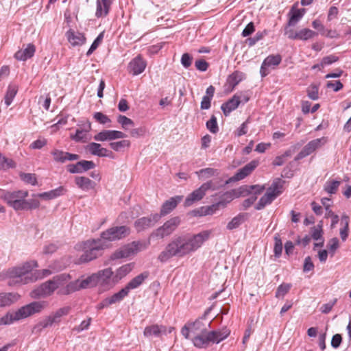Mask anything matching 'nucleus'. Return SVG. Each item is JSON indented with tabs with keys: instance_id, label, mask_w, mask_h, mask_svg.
<instances>
[{
	"instance_id": "1",
	"label": "nucleus",
	"mask_w": 351,
	"mask_h": 351,
	"mask_svg": "<svg viewBox=\"0 0 351 351\" xmlns=\"http://www.w3.org/2000/svg\"><path fill=\"white\" fill-rule=\"evenodd\" d=\"M210 230H204L198 234H183L174 237L165 249L158 255V259L165 263L173 256L183 257L196 251L210 236Z\"/></svg>"
},
{
	"instance_id": "2",
	"label": "nucleus",
	"mask_w": 351,
	"mask_h": 351,
	"mask_svg": "<svg viewBox=\"0 0 351 351\" xmlns=\"http://www.w3.org/2000/svg\"><path fill=\"white\" fill-rule=\"evenodd\" d=\"M36 261L26 262L22 265L10 268L6 271V277L8 279L9 286L26 285L35 282L38 278L47 276L51 274L49 269H43L42 276H36L32 273L34 267H37Z\"/></svg>"
},
{
	"instance_id": "3",
	"label": "nucleus",
	"mask_w": 351,
	"mask_h": 351,
	"mask_svg": "<svg viewBox=\"0 0 351 351\" xmlns=\"http://www.w3.org/2000/svg\"><path fill=\"white\" fill-rule=\"evenodd\" d=\"M46 302H32L25 305L14 313H7L0 318V325H10L14 322L27 318L35 313H40L45 306Z\"/></svg>"
},
{
	"instance_id": "4",
	"label": "nucleus",
	"mask_w": 351,
	"mask_h": 351,
	"mask_svg": "<svg viewBox=\"0 0 351 351\" xmlns=\"http://www.w3.org/2000/svg\"><path fill=\"white\" fill-rule=\"evenodd\" d=\"M108 247L103 239H90L83 243V254L75 261L76 264L88 263L101 255L102 251Z\"/></svg>"
},
{
	"instance_id": "5",
	"label": "nucleus",
	"mask_w": 351,
	"mask_h": 351,
	"mask_svg": "<svg viewBox=\"0 0 351 351\" xmlns=\"http://www.w3.org/2000/svg\"><path fill=\"white\" fill-rule=\"evenodd\" d=\"M29 195L28 191L16 190V191H2L1 198L14 210H23L26 198Z\"/></svg>"
},
{
	"instance_id": "6",
	"label": "nucleus",
	"mask_w": 351,
	"mask_h": 351,
	"mask_svg": "<svg viewBox=\"0 0 351 351\" xmlns=\"http://www.w3.org/2000/svg\"><path fill=\"white\" fill-rule=\"evenodd\" d=\"M97 278L94 273L85 279H77L70 282L65 287L60 290V293L62 295H69L82 289L95 287L98 285L97 282Z\"/></svg>"
},
{
	"instance_id": "7",
	"label": "nucleus",
	"mask_w": 351,
	"mask_h": 351,
	"mask_svg": "<svg viewBox=\"0 0 351 351\" xmlns=\"http://www.w3.org/2000/svg\"><path fill=\"white\" fill-rule=\"evenodd\" d=\"M181 220L179 217H174L163 223L162 226L154 230L149 235L151 239H163L165 237L170 236L179 226Z\"/></svg>"
},
{
	"instance_id": "8",
	"label": "nucleus",
	"mask_w": 351,
	"mask_h": 351,
	"mask_svg": "<svg viewBox=\"0 0 351 351\" xmlns=\"http://www.w3.org/2000/svg\"><path fill=\"white\" fill-rule=\"evenodd\" d=\"M130 234V228L125 226L110 228L101 233L99 239L103 241L108 245V242L121 239Z\"/></svg>"
},
{
	"instance_id": "9",
	"label": "nucleus",
	"mask_w": 351,
	"mask_h": 351,
	"mask_svg": "<svg viewBox=\"0 0 351 351\" xmlns=\"http://www.w3.org/2000/svg\"><path fill=\"white\" fill-rule=\"evenodd\" d=\"M217 187L213 181H208L202 184L198 189L191 193L185 199L184 206L189 207L194 203L200 201L206 195L209 189L215 190Z\"/></svg>"
},
{
	"instance_id": "10",
	"label": "nucleus",
	"mask_w": 351,
	"mask_h": 351,
	"mask_svg": "<svg viewBox=\"0 0 351 351\" xmlns=\"http://www.w3.org/2000/svg\"><path fill=\"white\" fill-rule=\"evenodd\" d=\"M265 189L263 186L260 185H250L244 186L240 188L241 195H250V197L245 199L242 204L244 209H247L250 207L257 199V195L261 194Z\"/></svg>"
},
{
	"instance_id": "11",
	"label": "nucleus",
	"mask_w": 351,
	"mask_h": 351,
	"mask_svg": "<svg viewBox=\"0 0 351 351\" xmlns=\"http://www.w3.org/2000/svg\"><path fill=\"white\" fill-rule=\"evenodd\" d=\"M327 142L326 137L316 138L309 141L301 150V152L295 157V160L298 161L304 157L311 154L317 149L321 147Z\"/></svg>"
},
{
	"instance_id": "12",
	"label": "nucleus",
	"mask_w": 351,
	"mask_h": 351,
	"mask_svg": "<svg viewBox=\"0 0 351 351\" xmlns=\"http://www.w3.org/2000/svg\"><path fill=\"white\" fill-rule=\"evenodd\" d=\"M98 278L97 279V284L104 288L108 289L111 288L116 283L113 282V271L111 268H106L99 270L95 273Z\"/></svg>"
},
{
	"instance_id": "13",
	"label": "nucleus",
	"mask_w": 351,
	"mask_h": 351,
	"mask_svg": "<svg viewBox=\"0 0 351 351\" xmlns=\"http://www.w3.org/2000/svg\"><path fill=\"white\" fill-rule=\"evenodd\" d=\"M160 219V215L158 213L150 215L147 217H143L138 219L134 222V227L137 232L143 231L154 226Z\"/></svg>"
},
{
	"instance_id": "14",
	"label": "nucleus",
	"mask_w": 351,
	"mask_h": 351,
	"mask_svg": "<svg viewBox=\"0 0 351 351\" xmlns=\"http://www.w3.org/2000/svg\"><path fill=\"white\" fill-rule=\"evenodd\" d=\"M282 61V57L279 54L276 55H269L268 56L263 62L261 69L260 73L261 75L264 77L267 76L270 71L269 68L274 69L276 66H278Z\"/></svg>"
},
{
	"instance_id": "15",
	"label": "nucleus",
	"mask_w": 351,
	"mask_h": 351,
	"mask_svg": "<svg viewBox=\"0 0 351 351\" xmlns=\"http://www.w3.org/2000/svg\"><path fill=\"white\" fill-rule=\"evenodd\" d=\"M56 289L51 280H49L33 290L31 296L34 298H45L51 295Z\"/></svg>"
},
{
	"instance_id": "16",
	"label": "nucleus",
	"mask_w": 351,
	"mask_h": 351,
	"mask_svg": "<svg viewBox=\"0 0 351 351\" xmlns=\"http://www.w3.org/2000/svg\"><path fill=\"white\" fill-rule=\"evenodd\" d=\"M95 167V164L90 160H80L75 164L68 165L67 171L71 173H82Z\"/></svg>"
},
{
	"instance_id": "17",
	"label": "nucleus",
	"mask_w": 351,
	"mask_h": 351,
	"mask_svg": "<svg viewBox=\"0 0 351 351\" xmlns=\"http://www.w3.org/2000/svg\"><path fill=\"white\" fill-rule=\"evenodd\" d=\"M285 181L280 178H276L274 180L271 185L267 189L265 195L272 202L282 193Z\"/></svg>"
},
{
	"instance_id": "18",
	"label": "nucleus",
	"mask_w": 351,
	"mask_h": 351,
	"mask_svg": "<svg viewBox=\"0 0 351 351\" xmlns=\"http://www.w3.org/2000/svg\"><path fill=\"white\" fill-rule=\"evenodd\" d=\"M146 66V62L141 56H138L129 63L128 70L133 75H137L145 71Z\"/></svg>"
},
{
	"instance_id": "19",
	"label": "nucleus",
	"mask_w": 351,
	"mask_h": 351,
	"mask_svg": "<svg viewBox=\"0 0 351 351\" xmlns=\"http://www.w3.org/2000/svg\"><path fill=\"white\" fill-rule=\"evenodd\" d=\"M182 196L177 195L172 197L168 200L165 201L161 206L160 212L158 215H160V218L170 213L181 202Z\"/></svg>"
},
{
	"instance_id": "20",
	"label": "nucleus",
	"mask_w": 351,
	"mask_h": 351,
	"mask_svg": "<svg viewBox=\"0 0 351 351\" xmlns=\"http://www.w3.org/2000/svg\"><path fill=\"white\" fill-rule=\"evenodd\" d=\"M258 161L254 160L239 169L232 178L234 180H241L249 176L258 165Z\"/></svg>"
},
{
	"instance_id": "21",
	"label": "nucleus",
	"mask_w": 351,
	"mask_h": 351,
	"mask_svg": "<svg viewBox=\"0 0 351 351\" xmlns=\"http://www.w3.org/2000/svg\"><path fill=\"white\" fill-rule=\"evenodd\" d=\"M241 97H239L238 95H234L228 101L223 103L221 106V109L224 115L228 116L232 111L237 109L241 103Z\"/></svg>"
},
{
	"instance_id": "22",
	"label": "nucleus",
	"mask_w": 351,
	"mask_h": 351,
	"mask_svg": "<svg viewBox=\"0 0 351 351\" xmlns=\"http://www.w3.org/2000/svg\"><path fill=\"white\" fill-rule=\"evenodd\" d=\"M66 34L68 41L73 47L81 46L86 42L84 35L79 32L69 29Z\"/></svg>"
},
{
	"instance_id": "23",
	"label": "nucleus",
	"mask_w": 351,
	"mask_h": 351,
	"mask_svg": "<svg viewBox=\"0 0 351 351\" xmlns=\"http://www.w3.org/2000/svg\"><path fill=\"white\" fill-rule=\"evenodd\" d=\"M111 4V0H97L95 16L97 18L106 16L109 13Z\"/></svg>"
},
{
	"instance_id": "24",
	"label": "nucleus",
	"mask_w": 351,
	"mask_h": 351,
	"mask_svg": "<svg viewBox=\"0 0 351 351\" xmlns=\"http://www.w3.org/2000/svg\"><path fill=\"white\" fill-rule=\"evenodd\" d=\"M149 273L147 271H145L143 273L140 274L136 276L134 278H132L123 289L126 291L128 293L130 291V290L135 289L139 287L143 282L148 278Z\"/></svg>"
},
{
	"instance_id": "25",
	"label": "nucleus",
	"mask_w": 351,
	"mask_h": 351,
	"mask_svg": "<svg viewBox=\"0 0 351 351\" xmlns=\"http://www.w3.org/2000/svg\"><path fill=\"white\" fill-rule=\"evenodd\" d=\"M36 51L35 46L30 43L28 44L24 49H20L16 52L14 57L20 61H25L28 58H32Z\"/></svg>"
},
{
	"instance_id": "26",
	"label": "nucleus",
	"mask_w": 351,
	"mask_h": 351,
	"mask_svg": "<svg viewBox=\"0 0 351 351\" xmlns=\"http://www.w3.org/2000/svg\"><path fill=\"white\" fill-rule=\"evenodd\" d=\"M137 250L138 244L135 242H133L131 244L123 247L119 251L116 252L114 254V256L116 258H126L136 254Z\"/></svg>"
},
{
	"instance_id": "27",
	"label": "nucleus",
	"mask_w": 351,
	"mask_h": 351,
	"mask_svg": "<svg viewBox=\"0 0 351 351\" xmlns=\"http://www.w3.org/2000/svg\"><path fill=\"white\" fill-rule=\"evenodd\" d=\"M20 295L16 293H1L0 308L12 305L20 298Z\"/></svg>"
},
{
	"instance_id": "28",
	"label": "nucleus",
	"mask_w": 351,
	"mask_h": 351,
	"mask_svg": "<svg viewBox=\"0 0 351 351\" xmlns=\"http://www.w3.org/2000/svg\"><path fill=\"white\" fill-rule=\"evenodd\" d=\"M90 123H88L77 128L75 135H71V138L76 142H86L87 141V134L90 130Z\"/></svg>"
},
{
	"instance_id": "29",
	"label": "nucleus",
	"mask_w": 351,
	"mask_h": 351,
	"mask_svg": "<svg viewBox=\"0 0 351 351\" xmlns=\"http://www.w3.org/2000/svg\"><path fill=\"white\" fill-rule=\"evenodd\" d=\"M230 332V330L225 328L221 330L209 332L208 334L210 338L209 340L212 343H219L220 341L227 338Z\"/></svg>"
},
{
	"instance_id": "30",
	"label": "nucleus",
	"mask_w": 351,
	"mask_h": 351,
	"mask_svg": "<svg viewBox=\"0 0 351 351\" xmlns=\"http://www.w3.org/2000/svg\"><path fill=\"white\" fill-rule=\"evenodd\" d=\"M66 189L63 186H59L57 189L51 190L48 192L33 194L32 197H38L45 199H52L63 195Z\"/></svg>"
},
{
	"instance_id": "31",
	"label": "nucleus",
	"mask_w": 351,
	"mask_h": 351,
	"mask_svg": "<svg viewBox=\"0 0 351 351\" xmlns=\"http://www.w3.org/2000/svg\"><path fill=\"white\" fill-rule=\"evenodd\" d=\"M76 185L83 191H88L95 188V183L85 176H77L75 178Z\"/></svg>"
},
{
	"instance_id": "32",
	"label": "nucleus",
	"mask_w": 351,
	"mask_h": 351,
	"mask_svg": "<svg viewBox=\"0 0 351 351\" xmlns=\"http://www.w3.org/2000/svg\"><path fill=\"white\" fill-rule=\"evenodd\" d=\"M134 268L133 263L125 264L117 269L115 275L113 276V282L117 283L121 279L127 276Z\"/></svg>"
},
{
	"instance_id": "33",
	"label": "nucleus",
	"mask_w": 351,
	"mask_h": 351,
	"mask_svg": "<svg viewBox=\"0 0 351 351\" xmlns=\"http://www.w3.org/2000/svg\"><path fill=\"white\" fill-rule=\"evenodd\" d=\"M209 339L208 334L206 331V332L195 335L192 340L195 347L203 348H206L209 343L211 342Z\"/></svg>"
},
{
	"instance_id": "34",
	"label": "nucleus",
	"mask_w": 351,
	"mask_h": 351,
	"mask_svg": "<svg viewBox=\"0 0 351 351\" xmlns=\"http://www.w3.org/2000/svg\"><path fill=\"white\" fill-rule=\"evenodd\" d=\"M128 293L123 288L119 292L113 294L111 297L107 298L103 300V306H110L121 301Z\"/></svg>"
},
{
	"instance_id": "35",
	"label": "nucleus",
	"mask_w": 351,
	"mask_h": 351,
	"mask_svg": "<svg viewBox=\"0 0 351 351\" xmlns=\"http://www.w3.org/2000/svg\"><path fill=\"white\" fill-rule=\"evenodd\" d=\"M87 150L94 156L104 157L106 155V148H104L99 143H90L86 147Z\"/></svg>"
},
{
	"instance_id": "36",
	"label": "nucleus",
	"mask_w": 351,
	"mask_h": 351,
	"mask_svg": "<svg viewBox=\"0 0 351 351\" xmlns=\"http://www.w3.org/2000/svg\"><path fill=\"white\" fill-rule=\"evenodd\" d=\"M188 324L191 328V332L193 335L202 334L207 331L205 325L199 319H196L193 322H189Z\"/></svg>"
},
{
	"instance_id": "37",
	"label": "nucleus",
	"mask_w": 351,
	"mask_h": 351,
	"mask_svg": "<svg viewBox=\"0 0 351 351\" xmlns=\"http://www.w3.org/2000/svg\"><path fill=\"white\" fill-rule=\"evenodd\" d=\"M245 77V73L239 71H236L228 76L227 82L229 86H231L233 89Z\"/></svg>"
},
{
	"instance_id": "38",
	"label": "nucleus",
	"mask_w": 351,
	"mask_h": 351,
	"mask_svg": "<svg viewBox=\"0 0 351 351\" xmlns=\"http://www.w3.org/2000/svg\"><path fill=\"white\" fill-rule=\"evenodd\" d=\"M246 215L245 213H239L227 224L226 228L232 230L239 228L245 221Z\"/></svg>"
},
{
	"instance_id": "39",
	"label": "nucleus",
	"mask_w": 351,
	"mask_h": 351,
	"mask_svg": "<svg viewBox=\"0 0 351 351\" xmlns=\"http://www.w3.org/2000/svg\"><path fill=\"white\" fill-rule=\"evenodd\" d=\"M305 12L304 9H297L292 10L290 13V17L288 21L289 26H295L299 21L302 18Z\"/></svg>"
},
{
	"instance_id": "40",
	"label": "nucleus",
	"mask_w": 351,
	"mask_h": 351,
	"mask_svg": "<svg viewBox=\"0 0 351 351\" xmlns=\"http://www.w3.org/2000/svg\"><path fill=\"white\" fill-rule=\"evenodd\" d=\"M54 324L51 316H48L39 322L32 329L33 333H40L44 328H46Z\"/></svg>"
},
{
	"instance_id": "41",
	"label": "nucleus",
	"mask_w": 351,
	"mask_h": 351,
	"mask_svg": "<svg viewBox=\"0 0 351 351\" xmlns=\"http://www.w3.org/2000/svg\"><path fill=\"white\" fill-rule=\"evenodd\" d=\"M97 141L115 140L114 130H103L94 136Z\"/></svg>"
},
{
	"instance_id": "42",
	"label": "nucleus",
	"mask_w": 351,
	"mask_h": 351,
	"mask_svg": "<svg viewBox=\"0 0 351 351\" xmlns=\"http://www.w3.org/2000/svg\"><path fill=\"white\" fill-rule=\"evenodd\" d=\"M18 91V87L17 86L14 84H10L8 88V90L6 92V94L5 95V104L6 106H9L12 101L14 97L16 96Z\"/></svg>"
},
{
	"instance_id": "43",
	"label": "nucleus",
	"mask_w": 351,
	"mask_h": 351,
	"mask_svg": "<svg viewBox=\"0 0 351 351\" xmlns=\"http://www.w3.org/2000/svg\"><path fill=\"white\" fill-rule=\"evenodd\" d=\"M317 33L308 28H304L298 32L297 40H307L317 36Z\"/></svg>"
},
{
	"instance_id": "44",
	"label": "nucleus",
	"mask_w": 351,
	"mask_h": 351,
	"mask_svg": "<svg viewBox=\"0 0 351 351\" xmlns=\"http://www.w3.org/2000/svg\"><path fill=\"white\" fill-rule=\"evenodd\" d=\"M71 311V307L64 306L59 308L55 313L50 315L51 319H53L54 323H59L61 320V317L66 315L69 313Z\"/></svg>"
},
{
	"instance_id": "45",
	"label": "nucleus",
	"mask_w": 351,
	"mask_h": 351,
	"mask_svg": "<svg viewBox=\"0 0 351 351\" xmlns=\"http://www.w3.org/2000/svg\"><path fill=\"white\" fill-rule=\"evenodd\" d=\"M221 204L222 202H219L212 204L211 206H202L197 212L201 216L213 215L219 209V207Z\"/></svg>"
},
{
	"instance_id": "46",
	"label": "nucleus",
	"mask_w": 351,
	"mask_h": 351,
	"mask_svg": "<svg viewBox=\"0 0 351 351\" xmlns=\"http://www.w3.org/2000/svg\"><path fill=\"white\" fill-rule=\"evenodd\" d=\"M71 279V276L67 274H61L54 276L51 281L53 283L56 289H58L60 286L63 285L65 282H68Z\"/></svg>"
},
{
	"instance_id": "47",
	"label": "nucleus",
	"mask_w": 351,
	"mask_h": 351,
	"mask_svg": "<svg viewBox=\"0 0 351 351\" xmlns=\"http://www.w3.org/2000/svg\"><path fill=\"white\" fill-rule=\"evenodd\" d=\"M109 145L113 150L121 152L125 148H128L130 146V142L128 140H122L117 142H111Z\"/></svg>"
},
{
	"instance_id": "48",
	"label": "nucleus",
	"mask_w": 351,
	"mask_h": 351,
	"mask_svg": "<svg viewBox=\"0 0 351 351\" xmlns=\"http://www.w3.org/2000/svg\"><path fill=\"white\" fill-rule=\"evenodd\" d=\"M339 185H340L339 181H336V180L328 181L324 184V189L325 191H326L328 193L332 195V194L336 193Z\"/></svg>"
},
{
	"instance_id": "49",
	"label": "nucleus",
	"mask_w": 351,
	"mask_h": 351,
	"mask_svg": "<svg viewBox=\"0 0 351 351\" xmlns=\"http://www.w3.org/2000/svg\"><path fill=\"white\" fill-rule=\"evenodd\" d=\"M143 335L146 337H149L150 336L159 337L160 336V330L158 324H153L152 326H149L145 327Z\"/></svg>"
},
{
	"instance_id": "50",
	"label": "nucleus",
	"mask_w": 351,
	"mask_h": 351,
	"mask_svg": "<svg viewBox=\"0 0 351 351\" xmlns=\"http://www.w3.org/2000/svg\"><path fill=\"white\" fill-rule=\"evenodd\" d=\"M117 121L124 130H128L129 128L134 125L133 121L124 115H119Z\"/></svg>"
},
{
	"instance_id": "51",
	"label": "nucleus",
	"mask_w": 351,
	"mask_h": 351,
	"mask_svg": "<svg viewBox=\"0 0 351 351\" xmlns=\"http://www.w3.org/2000/svg\"><path fill=\"white\" fill-rule=\"evenodd\" d=\"M207 129L213 134H216L219 131V127L217 122V118L212 115L210 119L206 123Z\"/></svg>"
},
{
	"instance_id": "52",
	"label": "nucleus",
	"mask_w": 351,
	"mask_h": 351,
	"mask_svg": "<svg viewBox=\"0 0 351 351\" xmlns=\"http://www.w3.org/2000/svg\"><path fill=\"white\" fill-rule=\"evenodd\" d=\"M275 245L274 248V255L276 257H280L282 252V243L279 235H276L274 237Z\"/></svg>"
},
{
	"instance_id": "53",
	"label": "nucleus",
	"mask_w": 351,
	"mask_h": 351,
	"mask_svg": "<svg viewBox=\"0 0 351 351\" xmlns=\"http://www.w3.org/2000/svg\"><path fill=\"white\" fill-rule=\"evenodd\" d=\"M318 91H319L318 86L315 84H311L307 88L308 97L313 100H317L319 98Z\"/></svg>"
},
{
	"instance_id": "54",
	"label": "nucleus",
	"mask_w": 351,
	"mask_h": 351,
	"mask_svg": "<svg viewBox=\"0 0 351 351\" xmlns=\"http://www.w3.org/2000/svg\"><path fill=\"white\" fill-rule=\"evenodd\" d=\"M291 287V284H282L280 285L276 292V297H284L290 290Z\"/></svg>"
},
{
	"instance_id": "55",
	"label": "nucleus",
	"mask_w": 351,
	"mask_h": 351,
	"mask_svg": "<svg viewBox=\"0 0 351 351\" xmlns=\"http://www.w3.org/2000/svg\"><path fill=\"white\" fill-rule=\"evenodd\" d=\"M20 177L23 181L27 184H31L32 185H36L37 184V180L35 174L33 173H21Z\"/></svg>"
},
{
	"instance_id": "56",
	"label": "nucleus",
	"mask_w": 351,
	"mask_h": 351,
	"mask_svg": "<svg viewBox=\"0 0 351 351\" xmlns=\"http://www.w3.org/2000/svg\"><path fill=\"white\" fill-rule=\"evenodd\" d=\"M51 154L53 156V159L57 162L64 163L66 161L65 152L55 149L51 152Z\"/></svg>"
},
{
	"instance_id": "57",
	"label": "nucleus",
	"mask_w": 351,
	"mask_h": 351,
	"mask_svg": "<svg viewBox=\"0 0 351 351\" xmlns=\"http://www.w3.org/2000/svg\"><path fill=\"white\" fill-rule=\"evenodd\" d=\"M93 118L101 124H106L111 122V120L107 115L100 112H95L93 115Z\"/></svg>"
},
{
	"instance_id": "58",
	"label": "nucleus",
	"mask_w": 351,
	"mask_h": 351,
	"mask_svg": "<svg viewBox=\"0 0 351 351\" xmlns=\"http://www.w3.org/2000/svg\"><path fill=\"white\" fill-rule=\"evenodd\" d=\"M311 238L315 241L322 240V229L321 226H313L311 228Z\"/></svg>"
},
{
	"instance_id": "59",
	"label": "nucleus",
	"mask_w": 351,
	"mask_h": 351,
	"mask_svg": "<svg viewBox=\"0 0 351 351\" xmlns=\"http://www.w3.org/2000/svg\"><path fill=\"white\" fill-rule=\"evenodd\" d=\"M103 33H101L99 34V36L95 38V40L92 43L90 47L86 53V56H89L99 45V44L101 43L103 40Z\"/></svg>"
},
{
	"instance_id": "60",
	"label": "nucleus",
	"mask_w": 351,
	"mask_h": 351,
	"mask_svg": "<svg viewBox=\"0 0 351 351\" xmlns=\"http://www.w3.org/2000/svg\"><path fill=\"white\" fill-rule=\"evenodd\" d=\"M40 206V202L38 200L35 199H27L25 200V206L23 208V210H32L38 208Z\"/></svg>"
},
{
	"instance_id": "61",
	"label": "nucleus",
	"mask_w": 351,
	"mask_h": 351,
	"mask_svg": "<svg viewBox=\"0 0 351 351\" xmlns=\"http://www.w3.org/2000/svg\"><path fill=\"white\" fill-rule=\"evenodd\" d=\"M339 240L337 237L332 238L329 240L327 247L330 251V253L332 254V256L334 255L335 251L339 247Z\"/></svg>"
},
{
	"instance_id": "62",
	"label": "nucleus",
	"mask_w": 351,
	"mask_h": 351,
	"mask_svg": "<svg viewBox=\"0 0 351 351\" xmlns=\"http://www.w3.org/2000/svg\"><path fill=\"white\" fill-rule=\"evenodd\" d=\"M182 65L187 69L189 68L191 64L193 62V57L188 53H184L182 54L180 60Z\"/></svg>"
},
{
	"instance_id": "63",
	"label": "nucleus",
	"mask_w": 351,
	"mask_h": 351,
	"mask_svg": "<svg viewBox=\"0 0 351 351\" xmlns=\"http://www.w3.org/2000/svg\"><path fill=\"white\" fill-rule=\"evenodd\" d=\"M0 166L2 169H9V168H13L15 167L14 162L10 158H5L4 156H1V159L0 160Z\"/></svg>"
},
{
	"instance_id": "64",
	"label": "nucleus",
	"mask_w": 351,
	"mask_h": 351,
	"mask_svg": "<svg viewBox=\"0 0 351 351\" xmlns=\"http://www.w3.org/2000/svg\"><path fill=\"white\" fill-rule=\"evenodd\" d=\"M271 202L272 201L266 195H264L256 205L255 208L256 210H262L266 205L270 204Z\"/></svg>"
}]
</instances>
